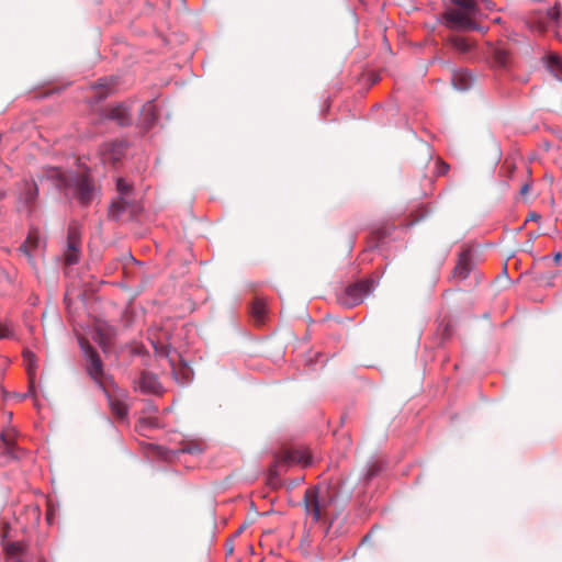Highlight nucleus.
I'll return each mask as SVG.
<instances>
[{
    "mask_svg": "<svg viewBox=\"0 0 562 562\" xmlns=\"http://www.w3.org/2000/svg\"><path fill=\"white\" fill-rule=\"evenodd\" d=\"M452 83L458 90H467L473 83V76L470 71L460 69L452 72Z\"/></svg>",
    "mask_w": 562,
    "mask_h": 562,
    "instance_id": "f3484780",
    "label": "nucleus"
},
{
    "mask_svg": "<svg viewBox=\"0 0 562 562\" xmlns=\"http://www.w3.org/2000/svg\"><path fill=\"white\" fill-rule=\"evenodd\" d=\"M373 290V281L362 280L346 288L344 294L339 297L341 305L352 307L363 302Z\"/></svg>",
    "mask_w": 562,
    "mask_h": 562,
    "instance_id": "20e7f679",
    "label": "nucleus"
},
{
    "mask_svg": "<svg viewBox=\"0 0 562 562\" xmlns=\"http://www.w3.org/2000/svg\"><path fill=\"white\" fill-rule=\"evenodd\" d=\"M124 153L125 144L121 140L108 142L100 147V155L104 164L115 165L122 159Z\"/></svg>",
    "mask_w": 562,
    "mask_h": 562,
    "instance_id": "6e6552de",
    "label": "nucleus"
},
{
    "mask_svg": "<svg viewBox=\"0 0 562 562\" xmlns=\"http://www.w3.org/2000/svg\"><path fill=\"white\" fill-rule=\"evenodd\" d=\"M182 451L187 453H199L201 452V448L198 445H187L182 448Z\"/></svg>",
    "mask_w": 562,
    "mask_h": 562,
    "instance_id": "cd10ccee",
    "label": "nucleus"
},
{
    "mask_svg": "<svg viewBox=\"0 0 562 562\" xmlns=\"http://www.w3.org/2000/svg\"><path fill=\"white\" fill-rule=\"evenodd\" d=\"M5 551L10 562H24L27 557L26 544L20 541L9 543Z\"/></svg>",
    "mask_w": 562,
    "mask_h": 562,
    "instance_id": "4468645a",
    "label": "nucleus"
},
{
    "mask_svg": "<svg viewBox=\"0 0 562 562\" xmlns=\"http://www.w3.org/2000/svg\"><path fill=\"white\" fill-rule=\"evenodd\" d=\"M560 21V8L555 4L550 8L546 15L539 20V29L541 31H547L550 29H555L559 26Z\"/></svg>",
    "mask_w": 562,
    "mask_h": 562,
    "instance_id": "ddd939ff",
    "label": "nucleus"
},
{
    "mask_svg": "<svg viewBox=\"0 0 562 562\" xmlns=\"http://www.w3.org/2000/svg\"><path fill=\"white\" fill-rule=\"evenodd\" d=\"M380 471V467L376 463L371 464L366 473V479L371 480L373 476H375Z\"/></svg>",
    "mask_w": 562,
    "mask_h": 562,
    "instance_id": "a878e982",
    "label": "nucleus"
},
{
    "mask_svg": "<svg viewBox=\"0 0 562 562\" xmlns=\"http://www.w3.org/2000/svg\"><path fill=\"white\" fill-rule=\"evenodd\" d=\"M38 562H44V561H42V560H38Z\"/></svg>",
    "mask_w": 562,
    "mask_h": 562,
    "instance_id": "c9c22d12",
    "label": "nucleus"
},
{
    "mask_svg": "<svg viewBox=\"0 0 562 562\" xmlns=\"http://www.w3.org/2000/svg\"><path fill=\"white\" fill-rule=\"evenodd\" d=\"M330 502V496L327 493H322L321 487L317 485L308 487L303 497L305 513L311 515L314 521H318L323 517Z\"/></svg>",
    "mask_w": 562,
    "mask_h": 562,
    "instance_id": "7ed1b4c3",
    "label": "nucleus"
},
{
    "mask_svg": "<svg viewBox=\"0 0 562 562\" xmlns=\"http://www.w3.org/2000/svg\"><path fill=\"white\" fill-rule=\"evenodd\" d=\"M549 70L557 77H562V61L559 56L550 55L547 59Z\"/></svg>",
    "mask_w": 562,
    "mask_h": 562,
    "instance_id": "5701e85b",
    "label": "nucleus"
},
{
    "mask_svg": "<svg viewBox=\"0 0 562 562\" xmlns=\"http://www.w3.org/2000/svg\"><path fill=\"white\" fill-rule=\"evenodd\" d=\"M138 387L140 392L147 394H160L161 385L157 376L150 372L143 371L138 380Z\"/></svg>",
    "mask_w": 562,
    "mask_h": 562,
    "instance_id": "9b49d317",
    "label": "nucleus"
},
{
    "mask_svg": "<svg viewBox=\"0 0 562 562\" xmlns=\"http://www.w3.org/2000/svg\"><path fill=\"white\" fill-rule=\"evenodd\" d=\"M45 177L55 182L58 188L72 189L74 195L81 204H89L92 200L94 187L87 175H67L59 168L45 169Z\"/></svg>",
    "mask_w": 562,
    "mask_h": 562,
    "instance_id": "f257e3e1",
    "label": "nucleus"
},
{
    "mask_svg": "<svg viewBox=\"0 0 562 562\" xmlns=\"http://www.w3.org/2000/svg\"><path fill=\"white\" fill-rule=\"evenodd\" d=\"M450 43L452 47L460 53H468L473 46V43H471L468 38L462 36L451 37Z\"/></svg>",
    "mask_w": 562,
    "mask_h": 562,
    "instance_id": "4be33fe9",
    "label": "nucleus"
},
{
    "mask_svg": "<svg viewBox=\"0 0 562 562\" xmlns=\"http://www.w3.org/2000/svg\"><path fill=\"white\" fill-rule=\"evenodd\" d=\"M0 449L2 450V458L5 459L4 461L19 458L13 430H7L1 434Z\"/></svg>",
    "mask_w": 562,
    "mask_h": 562,
    "instance_id": "9d476101",
    "label": "nucleus"
},
{
    "mask_svg": "<svg viewBox=\"0 0 562 562\" xmlns=\"http://www.w3.org/2000/svg\"><path fill=\"white\" fill-rule=\"evenodd\" d=\"M250 314L257 324H263L267 316V304L261 297H256L250 306Z\"/></svg>",
    "mask_w": 562,
    "mask_h": 562,
    "instance_id": "a211bd4d",
    "label": "nucleus"
},
{
    "mask_svg": "<svg viewBox=\"0 0 562 562\" xmlns=\"http://www.w3.org/2000/svg\"><path fill=\"white\" fill-rule=\"evenodd\" d=\"M109 405L113 415L120 419H124L127 416V405L114 395L108 394Z\"/></svg>",
    "mask_w": 562,
    "mask_h": 562,
    "instance_id": "6ab92c4d",
    "label": "nucleus"
},
{
    "mask_svg": "<svg viewBox=\"0 0 562 562\" xmlns=\"http://www.w3.org/2000/svg\"><path fill=\"white\" fill-rule=\"evenodd\" d=\"M494 64L498 67H506L509 63L510 55L509 52L501 46L493 47L492 49Z\"/></svg>",
    "mask_w": 562,
    "mask_h": 562,
    "instance_id": "aec40b11",
    "label": "nucleus"
},
{
    "mask_svg": "<svg viewBox=\"0 0 562 562\" xmlns=\"http://www.w3.org/2000/svg\"><path fill=\"white\" fill-rule=\"evenodd\" d=\"M81 348L86 356V370L88 374L99 385L104 386L105 373L103 371V364L98 352L89 345L88 341H82Z\"/></svg>",
    "mask_w": 562,
    "mask_h": 562,
    "instance_id": "39448f33",
    "label": "nucleus"
},
{
    "mask_svg": "<svg viewBox=\"0 0 562 562\" xmlns=\"http://www.w3.org/2000/svg\"><path fill=\"white\" fill-rule=\"evenodd\" d=\"M284 462L297 463L307 467L312 463L311 454L306 449H294L288 451L283 459Z\"/></svg>",
    "mask_w": 562,
    "mask_h": 562,
    "instance_id": "dca6fc26",
    "label": "nucleus"
},
{
    "mask_svg": "<svg viewBox=\"0 0 562 562\" xmlns=\"http://www.w3.org/2000/svg\"><path fill=\"white\" fill-rule=\"evenodd\" d=\"M530 190V186L529 184H524L520 189V194L521 195H526Z\"/></svg>",
    "mask_w": 562,
    "mask_h": 562,
    "instance_id": "2f4dec72",
    "label": "nucleus"
},
{
    "mask_svg": "<svg viewBox=\"0 0 562 562\" xmlns=\"http://www.w3.org/2000/svg\"><path fill=\"white\" fill-rule=\"evenodd\" d=\"M449 170V165H447L446 162H442V161H439L437 164V171H438V175H446Z\"/></svg>",
    "mask_w": 562,
    "mask_h": 562,
    "instance_id": "c756f323",
    "label": "nucleus"
},
{
    "mask_svg": "<svg viewBox=\"0 0 562 562\" xmlns=\"http://www.w3.org/2000/svg\"><path fill=\"white\" fill-rule=\"evenodd\" d=\"M81 233L77 225H70L67 234V247L64 252V261L66 265H76L81 254Z\"/></svg>",
    "mask_w": 562,
    "mask_h": 562,
    "instance_id": "423d86ee",
    "label": "nucleus"
},
{
    "mask_svg": "<svg viewBox=\"0 0 562 562\" xmlns=\"http://www.w3.org/2000/svg\"><path fill=\"white\" fill-rule=\"evenodd\" d=\"M97 333L99 336V344L102 348H106L111 338L114 336V329L105 324H100L97 326Z\"/></svg>",
    "mask_w": 562,
    "mask_h": 562,
    "instance_id": "412c9836",
    "label": "nucleus"
},
{
    "mask_svg": "<svg viewBox=\"0 0 562 562\" xmlns=\"http://www.w3.org/2000/svg\"><path fill=\"white\" fill-rule=\"evenodd\" d=\"M539 218H540V215H539V214H537V213H535V212H532V213H530V214L528 215V217H527L526 222H527V221H538Z\"/></svg>",
    "mask_w": 562,
    "mask_h": 562,
    "instance_id": "7c9ffc66",
    "label": "nucleus"
},
{
    "mask_svg": "<svg viewBox=\"0 0 562 562\" xmlns=\"http://www.w3.org/2000/svg\"><path fill=\"white\" fill-rule=\"evenodd\" d=\"M476 14L475 0H456L454 7L446 11L445 19L452 29L473 30L476 27L474 22Z\"/></svg>",
    "mask_w": 562,
    "mask_h": 562,
    "instance_id": "f03ea898",
    "label": "nucleus"
},
{
    "mask_svg": "<svg viewBox=\"0 0 562 562\" xmlns=\"http://www.w3.org/2000/svg\"><path fill=\"white\" fill-rule=\"evenodd\" d=\"M104 116L121 126H127L132 123L131 113L123 104L108 109Z\"/></svg>",
    "mask_w": 562,
    "mask_h": 562,
    "instance_id": "f8f14e48",
    "label": "nucleus"
},
{
    "mask_svg": "<svg viewBox=\"0 0 562 562\" xmlns=\"http://www.w3.org/2000/svg\"><path fill=\"white\" fill-rule=\"evenodd\" d=\"M561 258H562L561 254L558 252V254L554 255L553 260H554L555 263H559L561 261Z\"/></svg>",
    "mask_w": 562,
    "mask_h": 562,
    "instance_id": "72a5a7b5",
    "label": "nucleus"
},
{
    "mask_svg": "<svg viewBox=\"0 0 562 562\" xmlns=\"http://www.w3.org/2000/svg\"><path fill=\"white\" fill-rule=\"evenodd\" d=\"M144 109L148 110V111H153L154 106L151 104H146L144 106Z\"/></svg>",
    "mask_w": 562,
    "mask_h": 562,
    "instance_id": "f704fd0d",
    "label": "nucleus"
},
{
    "mask_svg": "<svg viewBox=\"0 0 562 562\" xmlns=\"http://www.w3.org/2000/svg\"><path fill=\"white\" fill-rule=\"evenodd\" d=\"M11 336V330L7 324L0 322V339L9 338Z\"/></svg>",
    "mask_w": 562,
    "mask_h": 562,
    "instance_id": "bb28decb",
    "label": "nucleus"
},
{
    "mask_svg": "<svg viewBox=\"0 0 562 562\" xmlns=\"http://www.w3.org/2000/svg\"><path fill=\"white\" fill-rule=\"evenodd\" d=\"M139 210L136 202L126 196H119L109 207V216L114 221H120L126 213L131 216L135 215Z\"/></svg>",
    "mask_w": 562,
    "mask_h": 562,
    "instance_id": "0eeeda50",
    "label": "nucleus"
},
{
    "mask_svg": "<svg viewBox=\"0 0 562 562\" xmlns=\"http://www.w3.org/2000/svg\"><path fill=\"white\" fill-rule=\"evenodd\" d=\"M40 236L37 232H30L25 241L19 247V251L29 258L30 262H33V254L40 246Z\"/></svg>",
    "mask_w": 562,
    "mask_h": 562,
    "instance_id": "2eb2a0df",
    "label": "nucleus"
},
{
    "mask_svg": "<svg viewBox=\"0 0 562 562\" xmlns=\"http://www.w3.org/2000/svg\"><path fill=\"white\" fill-rule=\"evenodd\" d=\"M36 195H37V187L34 183L32 187H29V189H27L26 202L32 203L35 200Z\"/></svg>",
    "mask_w": 562,
    "mask_h": 562,
    "instance_id": "393cba45",
    "label": "nucleus"
},
{
    "mask_svg": "<svg viewBox=\"0 0 562 562\" xmlns=\"http://www.w3.org/2000/svg\"><path fill=\"white\" fill-rule=\"evenodd\" d=\"M154 348H155L156 352L161 355V356H168L169 355V347L168 346L160 345L158 347L157 345L154 344Z\"/></svg>",
    "mask_w": 562,
    "mask_h": 562,
    "instance_id": "c85d7f7f",
    "label": "nucleus"
},
{
    "mask_svg": "<svg viewBox=\"0 0 562 562\" xmlns=\"http://www.w3.org/2000/svg\"><path fill=\"white\" fill-rule=\"evenodd\" d=\"M277 468H278V465H277V464H274V465H272V467L270 468L269 473H270V476H271V477H272V476H277V475H278Z\"/></svg>",
    "mask_w": 562,
    "mask_h": 562,
    "instance_id": "473e14b6",
    "label": "nucleus"
},
{
    "mask_svg": "<svg viewBox=\"0 0 562 562\" xmlns=\"http://www.w3.org/2000/svg\"><path fill=\"white\" fill-rule=\"evenodd\" d=\"M116 189L120 196L130 198V193L132 191L131 186L122 178H119L116 181Z\"/></svg>",
    "mask_w": 562,
    "mask_h": 562,
    "instance_id": "b1692460",
    "label": "nucleus"
},
{
    "mask_svg": "<svg viewBox=\"0 0 562 562\" xmlns=\"http://www.w3.org/2000/svg\"><path fill=\"white\" fill-rule=\"evenodd\" d=\"M473 260L470 250L461 252L458 262L452 271V279L457 281L465 280L473 269Z\"/></svg>",
    "mask_w": 562,
    "mask_h": 562,
    "instance_id": "1a4fd4ad",
    "label": "nucleus"
}]
</instances>
